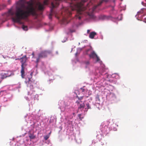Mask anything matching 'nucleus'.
Wrapping results in <instances>:
<instances>
[{
    "instance_id": "nucleus-12",
    "label": "nucleus",
    "mask_w": 146,
    "mask_h": 146,
    "mask_svg": "<svg viewBox=\"0 0 146 146\" xmlns=\"http://www.w3.org/2000/svg\"><path fill=\"white\" fill-rule=\"evenodd\" d=\"M81 103H80L78 105V109H83L85 107V105L82 101H81Z\"/></svg>"
},
{
    "instance_id": "nucleus-4",
    "label": "nucleus",
    "mask_w": 146,
    "mask_h": 146,
    "mask_svg": "<svg viewBox=\"0 0 146 146\" xmlns=\"http://www.w3.org/2000/svg\"><path fill=\"white\" fill-rule=\"evenodd\" d=\"M51 52L49 50H44L40 52L38 54V57L36 58V60L35 62L36 64V66L38 65V64L41 58L46 57L48 54H50Z\"/></svg>"
},
{
    "instance_id": "nucleus-2",
    "label": "nucleus",
    "mask_w": 146,
    "mask_h": 146,
    "mask_svg": "<svg viewBox=\"0 0 146 146\" xmlns=\"http://www.w3.org/2000/svg\"><path fill=\"white\" fill-rule=\"evenodd\" d=\"M77 10V14L76 15V19H80V16L82 11L84 10L83 9V5L81 3H78L76 0H72L70 4V7H68L64 9V12L62 15H64L62 19V23L64 24H67L68 22L67 17H70L72 15L71 11L74 10Z\"/></svg>"
},
{
    "instance_id": "nucleus-30",
    "label": "nucleus",
    "mask_w": 146,
    "mask_h": 146,
    "mask_svg": "<svg viewBox=\"0 0 146 146\" xmlns=\"http://www.w3.org/2000/svg\"><path fill=\"white\" fill-rule=\"evenodd\" d=\"M142 4L144 6H145V3H143V2H141Z\"/></svg>"
},
{
    "instance_id": "nucleus-13",
    "label": "nucleus",
    "mask_w": 146,
    "mask_h": 146,
    "mask_svg": "<svg viewBox=\"0 0 146 146\" xmlns=\"http://www.w3.org/2000/svg\"><path fill=\"white\" fill-rule=\"evenodd\" d=\"M29 137L31 139H33L35 138V136L33 134H30L29 135Z\"/></svg>"
},
{
    "instance_id": "nucleus-14",
    "label": "nucleus",
    "mask_w": 146,
    "mask_h": 146,
    "mask_svg": "<svg viewBox=\"0 0 146 146\" xmlns=\"http://www.w3.org/2000/svg\"><path fill=\"white\" fill-rule=\"evenodd\" d=\"M109 0H101L99 3V5H101L104 2H108Z\"/></svg>"
},
{
    "instance_id": "nucleus-22",
    "label": "nucleus",
    "mask_w": 146,
    "mask_h": 146,
    "mask_svg": "<svg viewBox=\"0 0 146 146\" xmlns=\"http://www.w3.org/2000/svg\"><path fill=\"white\" fill-rule=\"evenodd\" d=\"M49 136L48 135H46L44 137V139L45 140H46L49 138Z\"/></svg>"
},
{
    "instance_id": "nucleus-26",
    "label": "nucleus",
    "mask_w": 146,
    "mask_h": 146,
    "mask_svg": "<svg viewBox=\"0 0 146 146\" xmlns=\"http://www.w3.org/2000/svg\"><path fill=\"white\" fill-rule=\"evenodd\" d=\"M32 55L33 56L32 57V58H35V53L34 52H33L32 54Z\"/></svg>"
},
{
    "instance_id": "nucleus-1",
    "label": "nucleus",
    "mask_w": 146,
    "mask_h": 146,
    "mask_svg": "<svg viewBox=\"0 0 146 146\" xmlns=\"http://www.w3.org/2000/svg\"><path fill=\"white\" fill-rule=\"evenodd\" d=\"M24 0H20V4L17 7L15 13V17L12 18L14 22H19L21 19L27 18L30 14L34 15L36 14L35 9L33 7V0L27 2L28 6H26L24 3H22Z\"/></svg>"
},
{
    "instance_id": "nucleus-19",
    "label": "nucleus",
    "mask_w": 146,
    "mask_h": 146,
    "mask_svg": "<svg viewBox=\"0 0 146 146\" xmlns=\"http://www.w3.org/2000/svg\"><path fill=\"white\" fill-rule=\"evenodd\" d=\"M84 63L86 66H88L90 64V62L89 61H86L84 62Z\"/></svg>"
},
{
    "instance_id": "nucleus-28",
    "label": "nucleus",
    "mask_w": 146,
    "mask_h": 146,
    "mask_svg": "<svg viewBox=\"0 0 146 146\" xmlns=\"http://www.w3.org/2000/svg\"><path fill=\"white\" fill-rule=\"evenodd\" d=\"M90 50V49H88L86 51V54H87L88 55V52Z\"/></svg>"
},
{
    "instance_id": "nucleus-21",
    "label": "nucleus",
    "mask_w": 146,
    "mask_h": 146,
    "mask_svg": "<svg viewBox=\"0 0 146 146\" xmlns=\"http://www.w3.org/2000/svg\"><path fill=\"white\" fill-rule=\"evenodd\" d=\"M44 4L45 5H47L48 4V1L47 0H45L44 1Z\"/></svg>"
},
{
    "instance_id": "nucleus-5",
    "label": "nucleus",
    "mask_w": 146,
    "mask_h": 146,
    "mask_svg": "<svg viewBox=\"0 0 146 146\" xmlns=\"http://www.w3.org/2000/svg\"><path fill=\"white\" fill-rule=\"evenodd\" d=\"M28 82V84L27 86L29 87L31 89H33L35 87L36 83L34 80H31V78H29Z\"/></svg>"
},
{
    "instance_id": "nucleus-3",
    "label": "nucleus",
    "mask_w": 146,
    "mask_h": 146,
    "mask_svg": "<svg viewBox=\"0 0 146 146\" xmlns=\"http://www.w3.org/2000/svg\"><path fill=\"white\" fill-rule=\"evenodd\" d=\"M20 62L21 63V76L22 78H24L25 76V70L26 69V68L27 66L26 63L27 58L26 55H25L22 58L19 59Z\"/></svg>"
},
{
    "instance_id": "nucleus-8",
    "label": "nucleus",
    "mask_w": 146,
    "mask_h": 146,
    "mask_svg": "<svg viewBox=\"0 0 146 146\" xmlns=\"http://www.w3.org/2000/svg\"><path fill=\"white\" fill-rule=\"evenodd\" d=\"M97 55L95 53L94 51H93L91 52L90 54H89V57L90 58H94Z\"/></svg>"
},
{
    "instance_id": "nucleus-11",
    "label": "nucleus",
    "mask_w": 146,
    "mask_h": 146,
    "mask_svg": "<svg viewBox=\"0 0 146 146\" xmlns=\"http://www.w3.org/2000/svg\"><path fill=\"white\" fill-rule=\"evenodd\" d=\"M12 74V73L11 71H7L4 73V74L7 77L10 76Z\"/></svg>"
},
{
    "instance_id": "nucleus-31",
    "label": "nucleus",
    "mask_w": 146,
    "mask_h": 146,
    "mask_svg": "<svg viewBox=\"0 0 146 146\" xmlns=\"http://www.w3.org/2000/svg\"><path fill=\"white\" fill-rule=\"evenodd\" d=\"M90 32V30H88L87 31V32L88 33H89Z\"/></svg>"
},
{
    "instance_id": "nucleus-32",
    "label": "nucleus",
    "mask_w": 146,
    "mask_h": 146,
    "mask_svg": "<svg viewBox=\"0 0 146 146\" xmlns=\"http://www.w3.org/2000/svg\"><path fill=\"white\" fill-rule=\"evenodd\" d=\"M2 9V8L1 7V5H0V10H1Z\"/></svg>"
},
{
    "instance_id": "nucleus-29",
    "label": "nucleus",
    "mask_w": 146,
    "mask_h": 146,
    "mask_svg": "<svg viewBox=\"0 0 146 146\" xmlns=\"http://www.w3.org/2000/svg\"><path fill=\"white\" fill-rule=\"evenodd\" d=\"M78 99L79 100H81L82 99H83V97L82 96V97H77Z\"/></svg>"
},
{
    "instance_id": "nucleus-33",
    "label": "nucleus",
    "mask_w": 146,
    "mask_h": 146,
    "mask_svg": "<svg viewBox=\"0 0 146 146\" xmlns=\"http://www.w3.org/2000/svg\"><path fill=\"white\" fill-rule=\"evenodd\" d=\"M70 32L72 33V32H73V31H70Z\"/></svg>"
},
{
    "instance_id": "nucleus-7",
    "label": "nucleus",
    "mask_w": 146,
    "mask_h": 146,
    "mask_svg": "<svg viewBox=\"0 0 146 146\" xmlns=\"http://www.w3.org/2000/svg\"><path fill=\"white\" fill-rule=\"evenodd\" d=\"M109 130V128L107 125H105L102 130V131L104 133H108Z\"/></svg>"
},
{
    "instance_id": "nucleus-18",
    "label": "nucleus",
    "mask_w": 146,
    "mask_h": 146,
    "mask_svg": "<svg viewBox=\"0 0 146 146\" xmlns=\"http://www.w3.org/2000/svg\"><path fill=\"white\" fill-rule=\"evenodd\" d=\"M22 29L25 31H27L28 30L27 27L23 25L22 27Z\"/></svg>"
},
{
    "instance_id": "nucleus-24",
    "label": "nucleus",
    "mask_w": 146,
    "mask_h": 146,
    "mask_svg": "<svg viewBox=\"0 0 146 146\" xmlns=\"http://www.w3.org/2000/svg\"><path fill=\"white\" fill-rule=\"evenodd\" d=\"M96 100H100L99 96L98 95H97L96 97Z\"/></svg>"
},
{
    "instance_id": "nucleus-27",
    "label": "nucleus",
    "mask_w": 146,
    "mask_h": 146,
    "mask_svg": "<svg viewBox=\"0 0 146 146\" xmlns=\"http://www.w3.org/2000/svg\"><path fill=\"white\" fill-rule=\"evenodd\" d=\"M81 101H80V102H79L78 101H77L76 102V103H77L78 104V106L79 104L81 103V102H80Z\"/></svg>"
},
{
    "instance_id": "nucleus-15",
    "label": "nucleus",
    "mask_w": 146,
    "mask_h": 146,
    "mask_svg": "<svg viewBox=\"0 0 146 146\" xmlns=\"http://www.w3.org/2000/svg\"><path fill=\"white\" fill-rule=\"evenodd\" d=\"M53 11L52 9H51V12L50 14H49V18L50 19H52V16L53 15Z\"/></svg>"
},
{
    "instance_id": "nucleus-17",
    "label": "nucleus",
    "mask_w": 146,
    "mask_h": 146,
    "mask_svg": "<svg viewBox=\"0 0 146 146\" xmlns=\"http://www.w3.org/2000/svg\"><path fill=\"white\" fill-rule=\"evenodd\" d=\"M100 5H99V3L97 5H96L94 6L93 8H92V11H93L94 12L95 10V9L97 8V7L98 6H100Z\"/></svg>"
},
{
    "instance_id": "nucleus-10",
    "label": "nucleus",
    "mask_w": 146,
    "mask_h": 146,
    "mask_svg": "<svg viewBox=\"0 0 146 146\" xmlns=\"http://www.w3.org/2000/svg\"><path fill=\"white\" fill-rule=\"evenodd\" d=\"M96 35V33L94 32H91L89 35V37L91 38H93L94 36Z\"/></svg>"
},
{
    "instance_id": "nucleus-9",
    "label": "nucleus",
    "mask_w": 146,
    "mask_h": 146,
    "mask_svg": "<svg viewBox=\"0 0 146 146\" xmlns=\"http://www.w3.org/2000/svg\"><path fill=\"white\" fill-rule=\"evenodd\" d=\"M38 7V9L39 10H42L44 9V5L43 4H41L40 2H38L36 4Z\"/></svg>"
},
{
    "instance_id": "nucleus-23",
    "label": "nucleus",
    "mask_w": 146,
    "mask_h": 146,
    "mask_svg": "<svg viewBox=\"0 0 146 146\" xmlns=\"http://www.w3.org/2000/svg\"><path fill=\"white\" fill-rule=\"evenodd\" d=\"M96 61L98 62L100 60V59L99 58V57L97 55V56L96 57Z\"/></svg>"
},
{
    "instance_id": "nucleus-6",
    "label": "nucleus",
    "mask_w": 146,
    "mask_h": 146,
    "mask_svg": "<svg viewBox=\"0 0 146 146\" xmlns=\"http://www.w3.org/2000/svg\"><path fill=\"white\" fill-rule=\"evenodd\" d=\"M14 14V13L12 10H9L8 12L4 14V16L6 17V20H7L9 19V17L10 16H13Z\"/></svg>"
},
{
    "instance_id": "nucleus-20",
    "label": "nucleus",
    "mask_w": 146,
    "mask_h": 146,
    "mask_svg": "<svg viewBox=\"0 0 146 146\" xmlns=\"http://www.w3.org/2000/svg\"><path fill=\"white\" fill-rule=\"evenodd\" d=\"M86 106L87 107V109H89L91 108V107L90 106V104L89 103H87L86 104Z\"/></svg>"
},
{
    "instance_id": "nucleus-16",
    "label": "nucleus",
    "mask_w": 146,
    "mask_h": 146,
    "mask_svg": "<svg viewBox=\"0 0 146 146\" xmlns=\"http://www.w3.org/2000/svg\"><path fill=\"white\" fill-rule=\"evenodd\" d=\"M1 78L2 79H4L6 78L7 77L4 74V73H2L1 74Z\"/></svg>"
},
{
    "instance_id": "nucleus-25",
    "label": "nucleus",
    "mask_w": 146,
    "mask_h": 146,
    "mask_svg": "<svg viewBox=\"0 0 146 146\" xmlns=\"http://www.w3.org/2000/svg\"><path fill=\"white\" fill-rule=\"evenodd\" d=\"M80 89L82 90V92H84L86 91V90L82 88H80Z\"/></svg>"
}]
</instances>
